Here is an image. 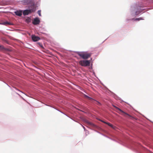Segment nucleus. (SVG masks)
<instances>
[{"mask_svg":"<svg viewBox=\"0 0 153 153\" xmlns=\"http://www.w3.org/2000/svg\"><path fill=\"white\" fill-rule=\"evenodd\" d=\"M77 54L80 57L84 59H87L91 56V53H88L85 52H78Z\"/></svg>","mask_w":153,"mask_h":153,"instance_id":"f257e3e1","label":"nucleus"},{"mask_svg":"<svg viewBox=\"0 0 153 153\" xmlns=\"http://www.w3.org/2000/svg\"><path fill=\"white\" fill-rule=\"evenodd\" d=\"M30 8L29 10H26L23 11V13L24 15H28L29 14L35 11L36 9L34 4L32 5Z\"/></svg>","mask_w":153,"mask_h":153,"instance_id":"f03ea898","label":"nucleus"},{"mask_svg":"<svg viewBox=\"0 0 153 153\" xmlns=\"http://www.w3.org/2000/svg\"><path fill=\"white\" fill-rule=\"evenodd\" d=\"M80 65L83 66H87L90 65V60H81L79 62Z\"/></svg>","mask_w":153,"mask_h":153,"instance_id":"7ed1b4c3","label":"nucleus"},{"mask_svg":"<svg viewBox=\"0 0 153 153\" xmlns=\"http://www.w3.org/2000/svg\"><path fill=\"white\" fill-rule=\"evenodd\" d=\"M84 97H85V98L88 99L89 100H90L91 101H93V102L94 101L95 102H95V103L96 104H97V105H101V104H100V102H98V101H96V100H94L93 99L91 98V97L88 96L87 95L85 94L84 95Z\"/></svg>","mask_w":153,"mask_h":153,"instance_id":"20e7f679","label":"nucleus"},{"mask_svg":"<svg viewBox=\"0 0 153 153\" xmlns=\"http://www.w3.org/2000/svg\"><path fill=\"white\" fill-rule=\"evenodd\" d=\"M32 39L34 42H36L40 39V38L35 35H33L32 36Z\"/></svg>","mask_w":153,"mask_h":153,"instance_id":"39448f33","label":"nucleus"},{"mask_svg":"<svg viewBox=\"0 0 153 153\" xmlns=\"http://www.w3.org/2000/svg\"><path fill=\"white\" fill-rule=\"evenodd\" d=\"M115 108L116 109V110H117V111L120 113V112H122L123 114H124L128 116H130L128 114L125 112H124L121 109H120V108H118L116 107V106H114Z\"/></svg>","mask_w":153,"mask_h":153,"instance_id":"423d86ee","label":"nucleus"},{"mask_svg":"<svg viewBox=\"0 0 153 153\" xmlns=\"http://www.w3.org/2000/svg\"><path fill=\"white\" fill-rule=\"evenodd\" d=\"M40 22V21L39 18H36L34 19V20L33 22V24L34 25H37L39 24Z\"/></svg>","mask_w":153,"mask_h":153,"instance_id":"0eeeda50","label":"nucleus"},{"mask_svg":"<svg viewBox=\"0 0 153 153\" xmlns=\"http://www.w3.org/2000/svg\"><path fill=\"white\" fill-rule=\"evenodd\" d=\"M32 2V0H24L22 1V3L24 5H27L30 4Z\"/></svg>","mask_w":153,"mask_h":153,"instance_id":"6e6552de","label":"nucleus"},{"mask_svg":"<svg viewBox=\"0 0 153 153\" xmlns=\"http://www.w3.org/2000/svg\"><path fill=\"white\" fill-rule=\"evenodd\" d=\"M15 14L17 16H20L22 14V10H17L15 12Z\"/></svg>","mask_w":153,"mask_h":153,"instance_id":"1a4fd4ad","label":"nucleus"},{"mask_svg":"<svg viewBox=\"0 0 153 153\" xmlns=\"http://www.w3.org/2000/svg\"><path fill=\"white\" fill-rule=\"evenodd\" d=\"M3 24L4 25H11V23L6 22H4L3 23Z\"/></svg>","mask_w":153,"mask_h":153,"instance_id":"9d476101","label":"nucleus"},{"mask_svg":"<svg viewBox=\"0 0 153 153\" xmlns=\"http://www.w3.org/2000/svg\"><path fill=\"white\" fill-rule=\"evenodd\" d=\"M87 123L89 125H90L92 126H95V125L92 123L89 122H87Z\"/></svg>","mask_w":153,"mask_h":153,"instance_id":"9b49d317","label":"nucleus"},{"mask_svg":"<svg viewBox=\"0 0 153 153\" xmlns=\"http://www.w3.org/2000/svg\"><path fill=\"white\" fill-rule=\"evenodd\" d=\"M110 126L112 128L114 129H116V128H117L116 126H114L112 124H111V125H110Z\"/></svg>","mask_w":153,"mask_h":153,"instance_id":"f8f14e48","label":"nucleus"},{"mask_svg":"<svg viewBox=\"0 0 153 153\" xmlns=\"http://www.w3.org/2000/svg\"><path fill=\"white\" fill-rule=\"evenodd\" d=\"M37 13H38V14L39 16H41V11L40 10H39L37 12Z\"/></svg>","mask_w":153,"mask_h":153,"instance_id":"ddd939ff","label":"nucleus"},{"mask_svg":"<svg viewBox=\"0 0 153 153\" xmlns=\"http://www.w3.org/2000/svg\"><path fill=\"white\" fill-rule=\"evenodd\" d=\"M38 44L42 48H43V46L41 43L39 42V43H38Z\"/></svg>","mask_w":153,"mask_h":153,"instance_id":"4468645a","label":"nucleus"},{"mask_svg":"<svg viewBox=\"0 0 153 153\" xmlns=\"http://www.w3.org/2000/svg\"><path fill=\"white\" fill-rule=\"evenodd\" d=\"M26 21L28 23H29L30 22V19L29 18H28L26 19Z\"/></svg>","mask_w":153,"mask_h":153,"instance_id":"2eb2a0df","label":"nucleus"},{"mask_svg":"<svg viewBox=\"0 0 153 153\" xmlns=\"http://www.w3.org/2000/svg\"><path fill=\"white\" fill-rule=\"evenodd\" d=\"M143 19H142V18H137L135 20H136L139 21L140 20H143Z\"/></svg>","mask_w":153,"mask_h":153,"instance_id":"dca6fc26","label":"nucleus"},{"mask_svg":"<svg viewBox=\"0 0 153 153\" xmlns=\"http://www.w3.org/2000/svg\"><path fill=\"white\" fill-rule=\"evenodd\" d=\"M4 48V47L2 45H0V49H3Z\"/></svg>","mask_w":153,"mask_h":153,"instance_id":"f3484780","label":"nucleus"},{"mask_svg":"<svg viewBox=\"0 0 153 153\" xmlns=\"http://www.w3.org/2000/svg\"><path fill=\"white\" fill-rule=\"evenodd\" d=\"M140 13V11H139V12H137V11L136 12V15H138V14H139Z\"/></svg>","mask_w":153,"mask_h":153,"instance_id":"a211bd4d","label":"nucleus"},{"mask_svg":"<svg viewBox=\"0 0 153 153\" xmlns=\"http://www.w3.org/2000/svg\"><path fill=\"white\" fill-rule=\"evenodd\" d=\"M111 124L110 123H107V124L109 126H110V125H111Z\"/></svg>","mask_w":153,"mask_h":153,"instance_id":"6ab92c4d","label":"nucleus"},{"mask_svg":"<svg viewBox=\"0 0 153 153\" xmlns=\"http://www.w3.org/2000/svg\"><path fill=\"white\" fill-rule=\"evenodd\" d=\"M103 123H105V124H107V122H105V121H104Z\"/></svg>","mask_w":153,"mask_h":153,"instance_id":"aec40b11","label":"nucleus"},{"mask_svg":"<svg viewBox=\"0 0 153 153\" xmlns=\"http://www.w3.org/2000/svg\"><path fill=\"white\" fill-rule=\"evenodd\" d=\"M100 120L103 123V122H104V121L102 120Z\"/></svg>","mask_w":153,"mask_h":153,"instance_id":"412c9836","label":"nucleus"},{"mask_svg":"<svg viewBox=\"0 0 153 153\" xmlns=\"http://www.w3.org/2000/svg\"><path fill=\"white\" fill-rule=\"evenodd\" d=\"M100 120L103 123V122H104V121L102 120Z\"/></svg>","mask_w":153,"mask_h":153,"instance_id":"4be33fe9","label":"nucleus"},{"mask_svg":"<svg viewBox=\"0 0 153 153\" xmlns=\"http://www.w3.org/2000/svg\"><path fill=\"white\" fill-rule=\"evenodd\" d=\"M100 120L103 123V122H104V121L102 120Z\"/></svg>","mask_w":153,"mask_h":153,"instance_id":"5701e85b","label":"nucleus"},{"mask_svg":"<svg viewBox=\"0 0 153 153\" xmlns=\"http://www.w3.org/2000/svg\"><path fill=\"white\" fill-rule=\"evenodd\" d=\"M83 128H84V129H85V128L84 126H83Z\"/></svg>","mask_w":153,"mask_h":153,"instance_id":"b1692460","label":"nucleus"}]
</instances>
